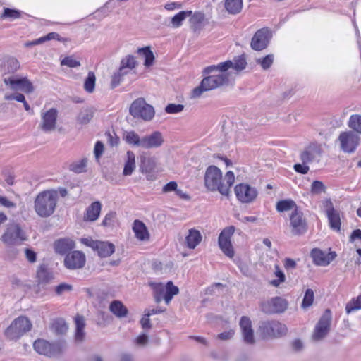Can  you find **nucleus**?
I'll use <instances>...</instances> for the list:
<instances>
[{
  "mask_svg": "<svg viewBox=\"0 0 361 361\" xmlns=\"http://www.w3.org/2000/svg\"><path fill=\"white\" fill-rule=\"evenodd\" d=\"M61 65L67 66L71 68L78 67L80 65V62L75 59L68 56L65 57L61 62Z\"/></svg>",
  "mask_w": 361,
  "mask_h": 361,
  "instance_id": "680f3d73",
  "label": "nucleus"
},
{
  "mask_svg": "<svg viewBox=\"0 0 361 361\" xmlns=\"http://www.w3.org/2000/svg\"><path fill=\"white\" fill-rule=\"evenodd\" d=\"M24 233L17 224H10L7 226L5 233L1 236L4 243L11 245L24 240Z\"/></svg>",
  "mask_w": 361,
  "mask_h": 361,
  "instance_id": "ddd939ff",
  "label": "nucleus"
},
{
  "mask_svg": "<svg viewBox=\"0 0 361 361\" xmlns=\"http://www.w3.org/2000/svg\"><path fill=\"white\" fill-rule=\"evenodd\" d=\"M290 227L293 235H302L308 229L307 221L299 208H295L290 214Z\"/></svg>",
  "mask_w": 361,
  "mask_h": 361,
  "instance_id": "0eeeda50",
  "label": "nucleus"
},
{
  "mask_svg": "<svg viewBox=\"0 0 361 361\" xmlns=\"http://www.w3.org/2000/svg\"><path fill=\"white\" fill-rule=\"evenodd\" d=\"M51 330L57 335H64L68 331V325L63 319H55L51 326Z\"/></svg>",
  "mask_w": 361,
  "mask_h": 361,
  "instance_id": "58836bf2",
  "label": "nucleus"
},
{
  "mask_svg": "<svg viewBox=\"0 0 361 361\" xmlns=\"http://www.w3.org/2000/svg\"><path fill=\"white\" fill-rule=\"evenodd\" d=\"M54 250L57 254L64 255L75 247V243L69 238H62L56 240L54 244Z\"/></svg>",
  "mask_w": 361,
  "mask_h": 361,
  "instance_id": "393cba45",
  "label": "nucleus"
},
{
  "mask_svg": "<svg viewBox=\"0 0 361 361\" xmlns=\"http://www.w3.org/2000/svg\"><path fill=\"white\" fill-rule=\"evenodd\" d=\"M159 287L160 294H164V300L167 305L171 301L173 297L179 293V288L174 286L172 281H168L165 287L161 285H159Z\"/></svg>",
  "mask_w": 361,
  "mask_h": 361,
  "instance_id": "a878e982",
  "label": "nucleus"
},
{
  "mask_svg": "<svg viewBox=\"0 0 361 361\" xmlns=\"http://www.w3.org/2000/svg\"><path fill=\"white\" fill-rule=\"evenodd\" d=\"M235 232V227L231 226L225 228L219 236V245L221 251L227 257L232 258L234 256V250L231 242V238Z\"/></svg>",
  "mask_w": 361,
  "mask_h": 361,
  "instance_id": "f8f14e48",
  "label": "nucleus"
},
{
  "mask_svg": "<svg viewBox=\"0 0 361 361\" xmlns=\"http://www.w3.org/2000/svg\"><path fill=\"white\" fill-rule=\"evenodd\" d=\"M104 152V145L102 142L97 141L94 145V153L96 159H99Z\"/></svg>",
  "mask_w": 361,
  "mask_h": 361,
  "instance_id": "338daca9",
  "label": "nucleus"
},
{
  "mask_svg": "<svg viewBox=\"0 0 361 361\" xmlns=\"http://www.w3.org/2000/svg\"><path fill=\"white\" fill-rule=\"evenodd\" d=\"M310 192L313 195H319L326 192V186L320 180H314L311 184Z\"/></svg>",
  "mask_w": 361,
  "mask_h": 361,
  "instance_id": "603ef678",
  "label": "nucleus"
},
{
  "mask_svg": "<svg viewBox=\"0 0 361 361\" xmlns=\"http://www.w3.org/2000/svg\"><path fill=\"white\" fill-rule=\"evenodd\" d=\"M329 226L331 229L338 231L341 229V218L339 212L336 211L330 212L328 214H326Z\"/></svg>",
  "mask_w": 361,
  "mask_h": 361,
  "instance_id": "e433bc0d",
  "label": "nucleus"
},
{
  "mask_svg": "<svg viewBox=\"0 0 361 361\" xmlns=\"http://www.w3.org/2000/svg\"><path fill=\"white\" fill-rule=\"evenodd\" d=\"M183 109V104H169L166 106L165 111L167 114H177L181 112Z\"/></svg>",
  "mask_w": 361,
  "mask_h": 361,
  "instance_id": "4d7b16f0",
  "label": "nucleus"
},
{
  "mask_svg": "<svg viewBox=\"0 0 361 361\" xmlns=\"http://www.w3.org/2000/svg\"><path fill=\"white\" fill-rule=\"evenodd\" d=\"M133 231L138 240L142 241L149 240V233L145 224L142 221L135 220L133 225Z\"/></svg>",
  "mask_w": 361,
  "mask_h": 361,
  "instance_id": "bb28decb",
  "label": "nucleus"
},
{
  "mask_svg": "<svg viewBox=\"0 0 361 361\" xmlns=\"http://www.w3.org/2000/svg\"><path fill=\"white\" fill-rule=\"evenodd\" d=\"M271 33L267 28L258 30L254 35L251 40V47L256 51H260L267 47Z\"/></svg>",
  "mask_w": 361,
  "mask_h": 361,
  "instance_id": "f3484780",
  "label": "nucleus"
},
{
  "mask_svg": "<svg viewBox=\"0 0 361 361\" xmlns=\"http://www.w3.org/2000/svg\"><path fill=\"white\" fill-rule=\"evenodd\" d=\"M81 243L97 251L101 257H107L114 252L115 247L113 243L94 240L92 238H81Z\"/></svg>",
  "mask_w": 361,
  "mask_h": 361,
  "instance_id": "9d476101",
  "label": "nucleus"
},
{
  "mask_svg": "<svg viewBox=\"0 0 361 361\" xmlns=\"http://www.w3.org/2000/svg\"><path fill=\"white\" fill-rule=\"evenodd\" d=\"M192 11H180L176 15H175L171 20V23L173 27H179L183 21L188 17L191 16Z\"/></svg>",
  "mask_w": 361,
  "mask_h": 361,
  "instance_id": "37998d69",
  "label": "nucleus"
},
{
  "mask_svg": "<svg viewBox=\"0 0 361 361\" xmlns=\"http://www.w3.org/2000/svg\"><path fill=\"white\" fill-rule=\"evenodd\" d=\"M288 301L281 297H274L261 303V310L266 314L282 313L288 308Z\"/></svg>",
  "mask_w": 361,
  "mask_h": 361,
  "instance_id": "9b49d317",
  "label": "nucleus"
},
{
  "mask_svg": "<svg viewBox=\"0 0 361 361\" xmlns=\"http://www.w3.org/2000/svg\"><path fill=\"white\" fill-rule=\"evenodd\" d=\"M109 310L118 318L126 317L128 314L127 307L120 300H114L109 305Z\"/></svg>",
  "mask_w": 361,
  "mask_h": 361,
  "instance_id": "7c9ffc66",
  "label": "nucleus"
},
{
  "mask_svg": "<svg viewBox=\"0 0 361 361\" xmlns=\"http://www.w3.org/2000/svg\"><path fill=\"white\" fill-rule=\"evenodd\" d=\"M94 111L92 108L82 109L77 116V122L81 125L89 123L92 119Z\"/></svg>",
  "mask_w": 361,
  "mask_h": 361,
  "instance_id": "473e14b6",
  "label": "nucleus"
},
{
  "mask_svg": "<svg viewBox=\"0 0 361 361\" xmlns=\"http://www.w3.org/2000/svg\"><path fill=\"white\" fill-rule=\"evenodd\" d=\"M239 324L243 341L247 344H253L255 341L250 318L245 316L242 317Z\"/></svg>",
  "mask_w": 361,
  "mask_h": 361,
  "instance_id": "aec40b11",
  "label": "nucleus"
},
{
  "mask_svg": "<svg viewBox=\"0 0 361 361\" xmlns=\"http://www.w3.org/2000/svg\"><path fill=\"white\" fill-rule=\"evenodd\" d=\"M360 309H361V295L350 300L345 306V311L348 314Z\"/></svg>",
  "mask_w": 361,
  "mask_h": 361,
  "instance_id": "09e8293b",
  "label": "nucleus"
},
{
  "mask_svg": "<svg viewBox=\"0 0 361 361\" xmlns=\"http://www.w3.org/2000/svg\"><path fill=\"white\" fill-rule=\"evenodd\" d=\"M164 143V138L159 131H154L149 135L142 137V148L151 149L161 147Z\"/></svg>",
  "mask_w": 361,
  "mask_h": 361,
  "instance_id": "4be33fe9",
  "label": "nucleus"
},
{
  "mask_svg": "<svg viewBox=\"0 0 361 361\" xmlns=\"http://www.w3.org/2000/svg\"><path fill=\"white\" fill-rule=\"evenodd\" d=\"M86 262L85 254L81 251H72L66 254L64 258V266L70 270L82 269Z\"/></svg>",
  "mask_w": 361,
  "mask_h": 361,
  "instance_id": "dca6fc26",
  "label": "nucleus"
},
{
  "mask_svg": "<svg viewBox=\"0 0 361 361\" xmlns=\"http://www.w3.org/2000/svg\"><path fill=\"white\" fill-rule=\"evenodd\" d=\"M96 77L93 72H89L84 83V88L87 92H92L95 87Z\"/></svg>",
  "mask_w": 361,
  "mask_h": 361,
  "instance_id": "de8ad7c7",
  "label": "nucleus"
},
{
  "mask_svg": "<svg viewBox=\"0 0 361 361\" xmlns=\"http://www.w3.org/2000/svg\"><path fill=\"white\" fill-rule=\"evenodd\" d=\"M116 218V212H110L106 214L104 219L102 222L103 226H111L114 224V219Z\"/></svg>",
  "mask_w": 361,
  "mask_h": 361,
  "instance_id": "bf43d9fd",
  "label": "nucleus"
},
{
  "mask_svg": "<svg viewBox=\"0 0 361 361\" xmlns=\"http://www.w3.org/2000/svg\"><path fill=\"white\" fill-rule=\"evenodd\" d=\"M4 82L6 85H9L10 88L15 91L20 90L25 93H31L34 90L32 82L27 78H15L10 77L4 78Z\"/></svg>",
  "mask_w": 361,
  "mask_h": 361,
  "instance_id": "a211bd4d",
  "label": "nucleus"
},
{
  "mask_svg": "<svg viewBox=\"0 0 361 361\" xmlns=\"http://www.w3.org/2000/svg\"><path fill=\"white\" fill-rule=\"evenodd\" d=\"M124 140L129 145L140 147L142 146V137L140 138L138 134L133 130L126 132Z\"/></svg>",
  "mask_w": 361,
  "mask_h": 361,
  "instance_id": "4c0bfd02",
  "label": "nucleus"
},
{
  "mask_svg": "<svg viewBox=\"0 0 361 361\" xmlns=\"http://www.w3.org/2000/svg\"><path fill=\"white\" fill-rule=\"evenodd\" d=\"M222 183V173L216 166H209L204 174V185L210 191L218 190L220 192V187Z\"/></svg>",
  "mask_w": 361,
  "mask_h": 361,
  "instance_id": "1a4fd4ad",
  "label": "nucleus"
},
{
  "mask_svg": "<svg viewBox=\"0 0 361 361\" xmlns=\"http://www.w3.org/2000/svg\"><path fill=\"white\" fill-rule=\"evenodd\" d=\"M231 65V61H226L216 66L212 65L206 67L203 70V73L207 76L202 80L199 86L193 89L191 98H200L205 92L227 85L229 78L226 71Z\"/></svg>",
  "mask_w": 361,
  "mask_h": 361,
  "instance_id": "f257e3e1",
  "label": "nucleus"
},
{
  "mask_svg": "<svg viewBox=\"0 0 361 361\" xmlns=\"http://www.w3.org/2000/svg\"><path fill=\"white\" fill-rule=\"evenodd\" d=\"M20 16V13L17 10L11 9L8 8H4V12L3 13V16L4 18H18Z\"/></svg>",
  "mask_w": 361,
  "mask_h": 361,
  "instance_id": "e2e57ef3",
  "label": "nucleus"
},
{
  "mask_svg": "<svg viewBox=\"0 0 361 361\" xmlns=\"http://www.w3.org/2000/svg\"><path fill=\"white\" fill-rule=\"evenodd\" d=\"M75 331L74 336L75 343L77 344H80L84 342L85 339V320L83 316L78 314L75 317Z\"/></svg>",
  "mask_w": 361,
  "mask_h": 361,
  "instance_id": "b1692460",
  "label": "nucleus"
},
{
  "mask_svg": "<svg viewBox=\"0 0 361 361\" xmlns=\"http://www.w3.org/2000/svg\"><path fill=\"white\" fill-rule=\"evenodd\" d=\"M137 53L145 57L144 65L145 66L149 67L153 64L154 56L149 47L138 49Z\"/></svg>",
  "mask_w": 361,
  "mask_h": 361,
  "instance_id": "79ce46f5",
  "label": "nucleus"
},
{
  "mask_svg": "<svg viewBox=\"0 0 361 361\" xmlns=\"http://www.w3.org/2000/svg\"><path fill=\"white\" fill-rule=\"evenodd\" d=\"M348 126L351 131L355 132L359 136L361 135V114H353L348 121Z\"/></svg>",
  "mask_w": 361,
  "mask_h": 361,
  "instance_id": "f704fd0d",
  "label": "nucleus"
},
{
  "mask_svg": "<svg viewBox=\"0 0 361 361\" xmlns=\"http://www.w3.org/2000/svg\"><path fill=\"white\" fill-rule=\"evenodd\" d=\"M235 176L232 171H228L224 178L222 179L221 186L220 187V193L224 196H228L230 192V188L233 184Z\"/></svg>",
  "mask_w": 361,
  "mask_h": 361,
  "instance_id": "2f4dec72",
  "label": "nucleus"
},
{
  "mask_svg": "<svg viewBox=\"0 0 361 361\" xmlns=\"http://www.w3.org/2000/svg\"><path fill=\"white\" fill-rule=\"evenodd\" d=\"M234 190L238 200L243 203L252 202L258 195L255 188L246 183L238 184Z\"/></svg>",
  "mask_w": 361,
  "mask_h": 361,
  "instance_id": "2eb2a0df",
  "label": "nucleus"
},
{
  "mask_svg": "<svg viewBox=\"0 0 361 361\" xmlns=\"http://www.w3.org/2000/svg\"><path fill=\"white\" fill-rule=\"evenodd\" d=\"M87 164V159L82 158V159L75 161L70 164L68 169L74 173H81L86 171Z\"/></svg>",
  "mask_w": 361,
  "mask_h": 361,
  "instance_id": "a19ab883",
  "label": "nucleus"
},
{
  "mask_svg": "<svg viewBox=\"0 0 361 361\" xmlns=\"http://www.w3.org/2000/svg\"><path fill=\"white\" fill-rule=\"evenodd\" d=\"M178 185L176 181H170L169 183H166L164 185L162 188L163 192H170L172 191H176Z\"/></svg>",
  "mask_w": 361,
  "mask_h": 361,
  "instance_id": "69168bd1",
  "label": "nucleus"
},
{
  "mask_svg": "<svg viewBox=\"0 0 361 361\" xmlns=\"http://www.w3.org/2000/svg\"><path fill=\"white\" fill-rule=\"evenodd\" d=\"M314 291L310 288L307 289L302 299L301 307L304 310H306L308 307H310L314 302Z\"/></svg>",
  "mask_w": 361,
  "mask_h": 361,
  "instance_id": "c03bdc74",
  "label": "nucleus"
},
{
  "mask_svg": "<svg viewBox=\"0 0 361 361\" xmlns=\"http://www.w3.org/2000/svg\"><path fill=\"white\" fill-rule=\"evenodd\" d=\"M275 276L278 278L277 279L271 280L269 283L274 286L279 287L281 283H283L286 280V276L284 273L280 269L279 265L275 266Z\"/></svg>",
  "mask_w": 361,
  "mask_h": 361,
  "instance_id": "49530a36",
  "label": "nucleus"
},
{
  "mask_svg": "<svg viewBox=\"0 0 361 361\" xmlns=\"http://www.w3.org/2000/svg\"><path fill=\"white\" fill-rule=\"evenodd\" d=\"M58 199V192L55 189L39 192L34 200L35 212L41 218L51 216L56 210Z\"/></svg>",
  "mask_w": 361,
  "mask_h": 361,
  "instance_id": "f03ea898",
  "label": "nucleus"
},
{
  "mask_svg": "<svg viewBox=\"0 0 361 361\" xmlns=\"http://www.w3.org/2000/svg\"><path fill=\"white\" fill-rule=\"evenodd\" d=\"M37 279L38 284L47 285L54 279V274L45 264H39L37 269Z\"/></svg>",
  "mask_w": 361,
  "mask_h": 361,
  "instance_id": "5701e85b",
  "label": "nucleus"
},
{
  "mask_svg": "<svg viewBox=\"0 0 361 361\" xmlns=\"http://www.w3.org/2000/svg\"><path fill=\"white\" fill-rule=\"evenodd\" d=\"M123 76H122L121 75V73H118V71L116 72H115L113 74V75L111 76V87L112 89H114V88L116 87L117 86H118L123 81Z\"/></svg>",
  "mask_w": 361,
  "mask_h": 361,
  "instance_id": "052dcab7",
  "label": "nucleus"
},
{
  "mask_svg": "<svg viewBox=\"0 0 361 361\" xmlns=\"http://www.w3.org/2000/svg\"><path fill=\"white\" fill-rule=\"evenodd\" d=\"M155 161L152 158L141 156L140 170L142 173L150 174L155 169ZM150 175L147 176V179H151Z\"/></svg>",
  "mask_w": 361,
  "mask_h": 361,
  "instance_id": "c756f323",
  "label": "nucleus"
},
{
  "mask_svg": "<svg viewBox=\"0 0 361 361\" xmlns=\"http://www.w3.org/2000/svg\"><path fill=\"white\" fill-rule=\"evenodd\" d=\"M315 158L314 152L310 149H307L301 154V160L303 164H308L312 162Z\"/></svg>",
  "mask_w": 361,
  "mask_h": 361,
  "instance_id": "13d9d810",
  "label": "nucleus"
},
{
  "mask_svg": "<svg viewBox=\"0 0 361 361\" xmlns=\"http://www.w3.org/2000/svg\"><path fill=\"white\" fill-rule=\"evenodd\" d=\"M283 266L286 270H291L296 268V262L290 258H285L283 261Z\"/></svg>",
  "mask_w": 361,
  "mask_h": 361,
  "instance_id": "774afa93",
  "label": "nucleus"
},
{
  "mask_svg": "<svg viewBox=\"0 0 361 361\" xmlns=\"http://www.w3.org/2000/svg\"><path fill=\"white\" fill-rule=\"evenodd\" d=\"M202 235L200 232L195 228L190 229L185 237V243L188 248L195 249L201 242Z\"/></svg>",
  "mask_w": 361,
  "mask_h": 361,
  "instance_id": "c85d7f7f",
  "label": "nucleus"
},
{
  "mask_svg": "<svg viewBox=\"0 0 361 361\" xmlns=\"http://www.w3.org/2000/svg\"><path fill=\"white\" fill-rule=\"evenodd\" d=\"M35 350L39 354L51 357L61 352V345L57 343H49L44 339H38L33 343Z\"/></svg>",
  "mask_w": 361,
  "mask_h": 361,
  "instance_id": "4468645a",
  "label": "nucleus"
},
{
  "mask_svg": "<svg viewBox=\"0 0 361 361\" xmlns=\"http://www.w3.org/2000/svg\"><path fill=\"white\" fill-rule=\"evenodd\" d=\"M232 62V65L229 67V68H233L236 71H240L245 68L247 62L243 56H239L237 59H235Z\"/></svg>",
  "mask_w": 361,
  "mask_h": 361,
  "instance_id": "3c124183",
  "label": "nucleus"
},
{
  "mask_svg": "<svg viewBox=\"0 0 361 361\" xmlns=\"http://www.w3.org/2000/svg\"><path fill=\"white\" fill-rule=\"evenodd\" d=\"M102 204L99 201L92 202L86 209L84 219L89 221H96L100 214Z\"/></svg>",
  "mask_w": 361,
  "mask_h": 361,
  "instance_id": "cd10ccee",
  "label": "nucleus"
},
{
  "mask_svg": "<svg viewBox=\"0 0 361 361\" xmlns=\"http://www.w3.org/2000/svg\"><path fill=\"white\" fill-rule=\"evenodd\" d=\"M310 255L313 262L318 266H326L330 264L336 257L334 252L325 253L319 249L314 248L311 251Z\"/></svg>",
  "mask_w": 361,
  "mask_h": 361,
  "instance_id": "412c9836",
  "label": "nucleus"
},
{
  "mask_svg": "<svg viewBox=\"0 0 361 361\" xmlns=\"http://www.w3.org/2000/svg\"><path fill=\"white\" fill-rule=\"evenodd\" d=\"M30 320L24 316L16 318L4 331V335L9 341H16L32 329Z\"/></svg>",
  "mask_w": 361,
  "mask_h": 361,
  "instance_id": "7ed1b4c3",
  "label": "nucleus"
},
{
  "mask_svg": "<svg viewBox=\"0 0 361 361\" xmlns=\"http://www.w3.org/2000/svg\"><path fill=\"white\" fill-rule=\"evenodd\" d=\"M331 320V312L327 309L321 316L314 327V332L312 335L313 341H319L327 336L330 331Z\"/></svg>",
  "mask_w": 361,
  "mask_h": 361,
  "instance_id": "6e6552de",
  "label": "nucleus"
},
{
  "mask_svg": "<svg viewBox=\"0 0 361 361\" xmlns=\"http://www.w3.org/2000/svg\"><path fill=\"white\" fill-rule=\"evenodd\" d=\"M6 100H16L19 102H23L25 100V96L21 93H15L11 94H6L5 96Z\"/></svg>",
  "mask_w": 361,
  "mask_h": 361,
  "instance_id": "0e129e2a",
  "label": "nucleus"
},
{
  "mask_svg": "<svg viewBox=\"0 0 361 361\" xmlns=\"http://www.w3.org/2000/svg\"><path fill=\"white\" fill-rule=\"evenodd\" d=\"M73 289V287L72 285L66 283H62L55 288V293L57 295H62L66 293L71 292Z\"/></svg>",
  "mask_w": 361,
  "mask_h": 361,
  "instance_id": "6e6d98bb",
  "label": "nucleus"
},
{
  "mask_svg": "<svg viewBox=\"0 0 361 361\" xmlns=\"http://www.w3.org/2000/svg\"><path fill=\"white\" fill-rule=\"evenodd\" d=\"M127 160L124 165L123 174L124 176H130L135 169V156L131 151L127 152Z\"/></svg>",
  "mask_w": 361,
  "mask_h": 361,
  "instance_id": "72a5a7b5",
  "label": "nucleus"
},
{
  "mask_svg": "<svg viewBox=\"0 0 361 361\" xmlns=\"http://www.w3.org/2000/svg\"><path fill=\"white\" fill-rule=\"evenodd\" d=\"M274 61V55L268 54L264 57L259 58L256 60L257 64H259L261 67L267 70L271 67Z\"/></svg>",
  "mask_w": 361,
  "mask_h": 361,
  "instance_id": "8fccbe9b",
  "label": "nucleus"
},
{
  "mask_svg": "<svg viewBox=\"0 0 361 361\" xmlns=\"http://www.w3.org/2000/svg\"><path fill=\"white\" fill-rule=\"evenodd\" d=\"M20 68L19 61L13 57H11L6 61V68L8 73H13Z\"/></svg>",
  "mask_w": 361,
  "mask_h": 361,
  "instance_id": "864d4df0",
  "label": "nucleus"
},
{
  "mask_svg": "<svg viewBox=\"0 0 361 361\" xmlns=\"http://www.w3.org/2000/svg\"><path fill=\"white\" fill-rule=\"evenodd\" d=\"M340 149L344 153H354L360 143V136L351 130L341 132L337 139Z\"/></svg>",
  "mask_w": 361,
  "mask_h": 361,
  "instance_id": "39448f33",
  "label": "nucleus"
},
{
  "mask_svg": "<svg viewBox=\"0 0 361 361\" xmlns=\"http://www.w3.org/2000/svg\"><path fill=\"white\" fill-rule=\"evenodd\" d=\"M204 20V15L201 12L195 13L190 18V23L196 28L199 27Z\"/></svg>",
  "mask_w": 361,
  "mask_h": 361,
  "instance_id": "5fc2aeb1",
  "label": "nucleus"
},
{
  "mask_svg": "<svg viewBox=\"0 0 361 361\" xmlns=\"http://www.w3.org/2000/svg\"><path fill=\"white\" fill-rule=\"evenodd\" d=\"M287 331L285 324L276 320L261 322L259 326V332L264 338L282 336Z\"/></svg>",
  "mask_w": 361,
  "mask_h": 361,
  "instance_id": "423d86ee",
  "label": "nucleus"
},
{
  "mask_svg": "<svg viewBox=\"0 0 361 361\" xmlns=\"http://www.w3.org/2000/svg\"><path fill=\"white\" fill-rule=\"evenodd\" d=\"M137 65V61L133 55H127L126 57L121 60L120 66L122 68H127L130 70H133Z\"/></svg>",
  "mask_w": 361,
  "mask_h": 361,
  "instance_id": "a18cd8bd",
  "label": "nucleus"
},
{
  "mask_svg": "<svg viewBox=\"0 0 361 361\" xmlns=\"http://www.w3.org/2000/svg\"><path fill=\"white\" fill-rule=\"evenodd\" d=\"M58 111L51 108L46 112L42 113L41 129L44 132H51L56 128Z\"/></svg>",
  "mask_w": 361,
  "mask_h": 361,
  "instance_id": "6ab92c4d",
  "label": "nucleus"
},
{
  "mask_svg": "<svg viewBox=\"0 0 361 361\" xmlns=\"http://www.w3.org/2000/svg\"><path fill=\"white\" fill-rule=\"evenodd\" d=\"M129 112L135 118L142 119L145 121L152 120L155 114L154 107L147 104L144 98L134 100L129 108Z\"/></svg>",
  "mask_w": 361,
  "mask_h": 361,
  "instance_id": "20e7f679",
  "label": "nucleus"
},
{
  "mask_svg": "<svg viewBox=\"0 0 361 361\" xmlns=\"http://www.w3.org/2000/svg\"><path fill=\"white\" fill-rule=\"evenodd\" d=\"M298 208L295 202L292 200H283L276 203V209L279 212H284L294 210Z\"/></svg>",
  "mask_w": 361,
  "mask_h": 361,
  "instance_id": "ea45409f",
  "label": "nucleus"
},
{
  "mask_svg": "<svg viewBox=\"0 0 361 361\" xmlns=\"http://www.w3.org/2000/svg\"><path fill=\"white\" fill-rule=\"evenodd\" d=\"M226 10L231 14L240 13L243 8V0H225Z\"/></svg>",
  "mask_w": 361,
  "mask_h": 361,
  "instance_id": "c9c22d12",
  "label": "nucleus"
}]
</instances>
